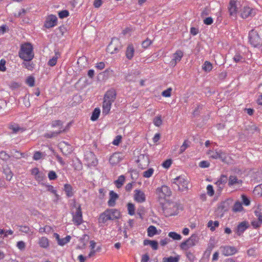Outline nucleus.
Instances as JSON below:
<instances>
[{"label":"nucleus","mask_w":262,"mask_h":262,"mask_svg":"<svg viewBox=\"0 0 262 262\" xmlns=\"http://www.w3.org/2000/svg\"><path fill=\"white\" fill-rule=\"evenodd\" d=\"M120 216V212L118 209H107L100 214L98 221L99 224H104L109 220L118 219Z\"/></svg>","instance_id":"nucleus-1"},{"label":"nucleus","mask_w":262,"mask_h":262,"mask_svg":"<svg viewBox=\"0 0 262 262\" xmlns=\"http://www.w3.org/2000/svg\"><path fill=\"white\" fill-rule=\"evenodd\" d=\"M18 54L19 57L24 60H32L34 57V53L31 44L30 43L23 44Z\"/></svg>","instance_id":"nucleus-2"},{"label":"nucleus","mask_w":262,"mask_h":262,"mask_svg":"<svg viewBox=\"0 0 262 262\" xmlns=\"http://www.w3.org/2000/svg\"><path fill=\"white\" fill-rule=\"evenodd\" d=\"M162 209L166 216H170L177 214L179 212L178 206L176 203L166 201L162 204Z\"/></svg>","instance_id":"nucleus-3"},{"label":"nucleus","mask_w":262,"mask_h":262,"mask_svg":"<svg viewBox=\"0 0 262 262\" xmlns=\"http://www.w3.org/2000/svg\"><path fill=\"white\" fill-rule=\"evenodd\" d=\"M199 241V237L196 234H192L188 239L181 243L180 248L186 251L189 248L195 246Z\"/></svg>","instance_id":"nucleus-4"},{"label":"nucleus","mask_w":262,"mask_h":262,"mask_svg":"<svg viewBox=\"0 0 262 262\" xmlns=\"http://www.w3.org/2000/svg\"><path fill=\"white\" fill-rule=\"evenodd\" d=\"M172 183L177 186L178 190L180 191H187L188 189L189 182L184 176H180L173 179Z\"/></svg>","instance_id":"nucleus-5"},{"label":"nucleus","mask_w":262,"mask_h":262,"mask_svg":"<svg viewBox=\"0 0 262 262\" xmlns=\"http://www.w3.org/2000/svg\"><path fill=\"white\" fill-rule=\"evenodd\" d=\"M156 193L160 201L163 200H166L167 197L171 195V191L170 188L166 185H163L157 188Z\"/></svg>","instance_id":"nucleus-6"},{"label":"nucleus","mask_w":262,"mask_h":262,"mask_svg":"<svg viewBox=\"0 0 262 262\" xmlns=\"http://www.w3.org/2000/svg\"><path fill=\"white\" fill-rule=\"evenodd\" d=\"M208 157L212 159H220L221 160L222 162H226V159L228 157V155L222 151V150L216 151L209 150L207 152Z\"/></svg>","instance_id":"nucleus-7"},{"label":"nucleus","mask_w":262,"mask_h":262,"mask_svg":"<svg viewBox=\"0 0 262 262\" xmlns=\"http://www.w3.org/2000/svg\"><path fill=\"white\" fill-rule=\"evenodd\" d=\"M240 6V0H230L228 7L229 15L236 17Z\"/></svg>","instance_id":"nucleus-8"},{"label":"nucleus","mask_w":262,"mask_h":262,"mask_svg":"<svg viewBox=\"0 0 262 262\" xmlns=\"http://www.w3.org/2000/svg\"><path fill=\"white\" fill-rule=\"evenodd\" d=\"M120 48V42L118 39H112L108 45L106 51L111 54L117 53Z\"/></svg>","instance_id":"nucleus-9"},{"label":"nucleus","mask_w":262,"mask_h":262,"mask_svg":"<svg viewBox=\"0 0 262 262\" xmlns=\"http://www.w3.org/2000/svg\"><path fill=\"white\" fill-rule=\"evenodd\" d=\"M249 41L251 45L256 47L260 45V38L257 32L254 30H252L249 33Z\"/></svg>","instance_id":"nucleus-10"},{"label":"nucleus","mask_w":262,"mask_h":262,"mask_svg":"<svg viewBox=\"0 0 262 262\" xmlns=\"http://www.w3.org/2000/svg\"><path fill=\"white\" fill-rule=\"evenodd\" d=\"M261 206L258 205L257 209L254 211V214L257 217L258 220H254L252 221L251 225L254 228H257L261 226L262 224V212H260Z\"/></svg>","instance_id":"nucleus-11"},{"label":"nucleus","mask_w":262,"mask_h":262,"mask_svg":"<svg viewBox=\"0 0 262 262\" xmlns=\"http://www.w3.org/2000/svg\"><path fill=\"white\" fill-rule=\"evenodd\" d=\"M243 184V181L238 179L236 176H230L228 179V185L230 187L234 188H240Z\"/></svg>","instance_id":"nucleus-12"},{"label":"nucleus","mask_w":262,"mask_h":262,"mask_svg":"<svg viewBox=\"0 0 262 262\" xmlns=\"http://www.w3.org/2000/svg\"><path fill=\"white\" fill-rule=\"evenodd\" d=\"M73 214V221L76 225H80L82 223V211L80 206L76 209L74 212L73 209L72 210Z\"/></svg>","instance_id":"nucleus-13"},{"label":"nucleus","mask_w":262,"mask_h":262,"mask_svg":"<svg viewBox=\"0 0 262 262\" xmlns=\"http://www.w3.org/2000/svg\"><path fill=\"white\" fill-rule=\"evenodd\" d=\"M220 249L222 253L225 256L233 255L237 252L236 248L233 246H221Z\"/></svg>","instance_id":"nucleus-14"},{"label":"nucleus","mask_w":262,"mask_h":262,"mask_svg":"<svg viewBox=\"0 0 262 262\" xmlns=\"http://www.w3.org/2000/svg\"><path fill=\"white\" fill-rule=\"evenodd\" d=\"M57 22V17L54 15H50L46 18L44 24V27L47 29L52 28L56 26Z\"/></svg>","instance_id":"nucleus-15"},{"label":"nucleus","mask_w":262,"mask_h":262,"mask_svg":"<svg viewBox=\"0 0 262 262\" xmlns=\"http://www.w3.org/2000/svg\"><path fill=\"white\" fill-rule=\"evenodd\" d=\"M256 14V10L249 7H244L241 10V16L243 18L253 17Z\"/></svg>","instance_id":"nucleus-16"},{"label":"nucleus","mask_w":262,"mask_h":262,"mask_svg":"<svg viewBox=\"0 0 262 262\" xmlns=\"http://www.w3.org/2000/svg\"><path fill=\"white\" fill-rule=\"evenodd\" d=\"M228 179L227 176L225 175L222 174L221 177L218 179L217 181L215 183V184L216 185L217 187V191L219 192H221L224 189L225 184L227 182Z\"/></svg>","instance_id":"nucleus-17"},{"label":"nucleus","mask_w":262,"mask_h":262,"mask_svg":"<svg viewBox=\"0 0 262 262\" xmlns=\"http://www.w3.org/2000/svg\"><path fill=\"white\" fill-rule=\"evenodd\" d=\"M61 151L65 155H68L73 151L72 146L66 142H61L58 145Z\"/></svg>","instance_id":"nucleus-18"},{"label":"nucleus","mask_w":262,"mask_h":262,"mask_svg":"<svg viewBox=\"0 0 262 262\" xmlns=\"http://www.w3.org/2000/svg\"><path fill=\"white\" fill-rule=\"evenodd\" d=\"M116 98V92L115 89H111L107 90L104 96V100L113 103Z\"/></svg>","instance_id":"nucleus-19"},{"label":"nucleus","mask_w":262,"mask_h":262,"mask_svg":"<svg viewBox=\"0 0 262 262\" xmlns=\"http://www.w3.org/2000/svg\"><path fill=\"white\" fill-rule=\"evenodd\" d=\"M184 56V53L181 50H178L173 54L172 59L170 63L173 67L176 66L178 62H179Z\"/></svg>","instance_id":"nucleus-20"},{"label":"nucleus","mask_w":262,"mask_h":262,"mask_svg":"<svg viewBox=\"0 0 262 262\" xmlns=\"http://www.w3.org/2000/svg\"><path fill=\"white\" fill-rule=\"evenodd\" d=\"M134 200L138 203H143L146 201L145 194L142 191L136 189L134 191Z\"/></svg>","instance_id":"nucleus-21"},{"label":"nucleus","mask_w":262,"mask_h":262,"mask_svg":"<svg viewBox=\"0 0 262 262\" xmlns=\"http://www.w3.org/2000/svg\"><path fill=\"white\" fill-rule=\"evenodd\" d=\"M249 227V224L247 221L242 222L238 224L236 232L238 236H241Z\"/></svg>","instance_id":"nucleus-22"},{"label":"nucleus","mask_w":262,"mask_h":262,"mask_svg":"<svg viewBox=\"0 0 262 262\" xmlns=\"http://www.w3.org/2000/svg\"><path fill=\"white\" fill-rule=\"evenodd\" d=\"M31 173L34 176L35 180L38 182L43 181L46 178L45 174L43 172L40 171L37 168L32 169Z\"/></svg>","instance_id":"nucleus-23"},{"label":"nucleus","mask_w":262,"mask_h":262,"mask_svg":"<svg viewBox=\"0 0 262 262\" xmlns=\"http://www.w3.org/2000/svg\"><path fill=\"white\" fill-rule=\"evenodd\" d=\"M123 158L121 153H114L110 158L109 161L110 164H118L121 162Z\"/></svg>","instance_id":"nucleus-24"},{"label":"nucleus","mask_w":262,"mask_h":262,"mask_svg":"<svg viewBox=\"0 0 262 262\" xmlns=\"http://www.w3.org/2000/svg\"><path fill=\"white\" fill-rule=\"evenodd\" d=\"M109 194L110 199L107 202L108 206L110 207H114L116 205V201L118 199L119 196L113 190L110 191Z\"/></svg>","instance_id":"nucleus-25"},{"label":"nucleus","mask_w":262,"mask_h":262,"mask_svg":"<svg viewBox=\"0 0 262 262\" xmlns=\"http://www.w3.org/2000/svg\"><path fill=\"white\" fill-rule=\"evenodd\" d=\"M134 53L135 49L133 45L132 44L128 45L125 52L126 58L129 60H131L134 56Z\"/></svg>","instance_id":"nucleus-26"},{"label":"nucleus","mask_w":262,"mask_h":262,"mask_svg":"<svg viewBox=\"0 0 262 262\" xmlns=\"http://www.w3.org/2000/svg\"><path fill=\"white\" fill-rule=\"evenodd\" d=\"M112 103L106 100H103L102 104V114L103 115H106L109 114Z\"/></svg>","instance_id":"nucleus-27"},{"label":"nucleus","mask_w":262,"mask_h":262,"mask_svg":"<svg viewBox=\"0 0 262 262\" xmlns=\"http://www.w3.org/2000/svg\"><path fill=\"white\" fill-rule=\"evenodd\" d=\"M84 157L87 164H94L95 163L96 158L93 152H86Z\"/></svg>","instance_id":"nucleus-28"},{"label":"nucleus","mask_w":262,"mask_h":262,"mask_svg":"<svg viewBox=\"0 0 262 262\" xmlns=\"http://www.w3.org/2000/svg\"><path fill=\"white\" fill-rule=\"evenodd\" d=\"M47 156L45 151H36L34 152L33 159L35 161L44 159Z\"/></svg>","instance_id":"nucleus-29"},{"label":"nucleus","mask_w":262,"mask_h":262,"mask_svg":"<svg viewBox=\"0 0 262 262\" xmlns=\"http://www.w3.org/2000/svg\"><path fill=\"white\" fill-rule=\"evenodd\" d=\"M136 162L140 164H148L149 163L148 156L144 154L140 155Z\"/></svg>","instance_id":"nucleus-30"},{"label":"nucleus","mask_w":262,"mask_h":262,"mask_svg":"<svg viewBox=\"0 0 262 262\" xmlns=\"http://www.w3.org/2000/svg\"><path fill=\"white\" fill-rule=\"evenodd\" d=\"M96 243L94 241H91L90 242L89 247L90 249V252L88 254V255L87 256L85 257V258L87 257L90 258V257H91L93 256L94 255H95V253L96 252V250H95V247L96 246Z\"/></svg>","instance_id":"nucleus-31"},{"label":"nucleus","mask_w":262,"mask_h":262,"mask_svg":"<svg viewBox=\"0 0 262 262\" xmlns=\"http://www.w3.org/2000/svg\"><path fill=\"white\" fill-rule=\"evenodd\" d=\"M143 244L145 246L150 245L152 249L156 250L158 249V244L156 241H151L149 239H145L143 241Z\"/></svg>","instance_id":"nucleus-32"},{"label":"nucleus","mask_w":262,"mask_h":262,"mask_svg":"<svg viewBox=\"0 0 262 262\" xmlns=\"http://www.w3.org/2000/svg\"><path fill=\"white\" fill-rule=\"evenodd\" d=\"M63 122L60 120H54L51 122L52 127H58L59 130H63V132L67 130L66 128L63 127Z\"/></svg>","instance_id":"nucleus-33"},{"label":"nucleus","mask_w":262,"mask_h":262,"mask_svg":"<svg viewBox=\"0 0 262 262\" xmlns=\"http://www.w3.org/2000/svg\"><path fill=\"white\" fill-rule=\"evenodd\" d=\"M38 244L40 247L47 249L49 246V240L46 237H41L39 239Z\"/></svg>","instance_id":"nucleus-34"},{"label":"nucleus","mask_w":262,"mask_h":262,"mask_svg":"<svg viewBox=\"0 0 262 262\" xmlns=\"http://www.w3.org/2000/svg\"><path fill=\"white\" fill-rule=\"evenodd\" d=\"M243 209L244 208L242 206V204L239 201H236L234 204L232 208V210L234 212H241L243 211Z\"/></svg>","instance_id":"nucleus-35"},{"label":"nucleus","mask_w":262,"mask_h":262,"mask_svg":"<svg viewBox=\"0 0 262 262\" xmlns=\"http://www.w3.org/2000/svg\"><path fill=\"white\" fill-rule=\"evenodd\" d=\"M212 69V64L208 61H205L202 66L203 70L207 73L210 72Z\"/></svg>","instance_id":"nucleus-36"},{"label":"nucleus","mask_w":262,"mask_h":262,"mask_svg":"<svg viewBox=\"0 0 262 262\" xmlns=\"http://www.w3.org/2000/svg\"><path fill=\"white\" fill-rule=\"evenodd\" d=\"M63 190L68 198L71 197L73 195V188L71 185L66 184L64 185Z\"/></svg>","instance_id":"nucleus-37"},{"label":"nucleus","mask_w":262,"mask_h":262,"mask_svg":"<svg viewBox=\"0 0 262 262\" xmlns=\"http://www.w3.org/2000/svg\"><path fill=\"white\" fill-rule=\"evenodd\" d=\"M219 226V222L217 221H212V220L209 221L207 223V227L210 228L211 231H214L216 227Z\"/></svg>","instance_id":"nucleus-38"},{"label":"nucleus","mask_w":262,"mask_h":262,"mask_svg":"<svg viewBox=\"0 0 262 262\" xmlns=\"http://www.w3.org/2000/svg\"><path fill=\"white\" fill-rule=\"evenodd\" d=\"M125 182V177L123 175L119 176L117 180L115 181L116 186L118 188H121Z\"/></svg>","instance_id":"nucleus-39"},{"label":"nucleus","mask_w":262,"mask_h":262,"mask_svg":"<svg viewBox=\"0 0 262 262\" xmlns=\"http://www.w3.org/2000/svg\"><path fill=\"white\" fill-rule=\"evenodd\" d=\"M63 132V130H59L58 131L55 132H50L47 133H46L44 135V137L47 138H52L58 136L59 134H61Z\"/></svg>","instance_id":"nucleus-40"},{"label":"nucleus","mask_w":262,"mask_h":262,"mask_svg":"<svg viewBox=\"0 0 262 262\" xmlns=\"http://www.w3.org/2000/svg\"><path fill=\"white\" fill-rule=\"evenodd\" d=\"M180 260V256H169L168 257H164L162 259V262H178Z\"/></svg>","instance_id":"nucleus-41"},{"label":"nucleus","mask_w":262,"mask_h":262,"mask_svg":"<svg viewBox=\"0 0 262 262\" xmlns=\"http://www.w3.org/2000/svg\"><path fill=\"white\" fill-rule=\"evenodd\" d=\"M127 211L129 215L133 216L135 214V206L132 203H128L127 204Z\"/></svg>","instance_id":"nucleus-42"},{"label":"nucleus","mask_w":262,"mask_h":262,"mask_svg":"<svg viewBox=\"0 0 262 262\" xmlns=\"http://www.w3.org/2000/svg\"><path fill=\"white\" fill-rule=\"evenodd\" d=\"M157 234V230L156 227L151 225L147 229V235L149 237H152Z\"/></svg>","instance_id":"nucleus-43"},{"label":"nucleus","mask_w":262,"mask_h":262,"mask_svg":"<svg viewBox=\"0 0 262 262\" xmlns=\"http://www.w3.org/2000/svg\"><path fill=\"white\" fill-rule=\"evenodd\" d=\"M100 110L99 108H95L92 113V115L91 117V119L93 121L97 120L100 115Z\"/></svg>","instance_id":"nucleus-44"},{"label":"nucleus","mask_w":262,"mask_h":262,"mask_svg":"<svg viewBox=\"0 0 262 262\" xmlns=\"http://www.w3.org/2000/svg\"><path fill=\"white\" fill-rule=\"evenodd\" d=\"M168 235L173 240L179 241L182 239V236L176 232H170Z\"/></svg>","instance_id":"nucleus-45"},{"label":"nucleus","mask_w":262,"mask_h":262,"mask_svg":"<svg viewBox=\"0 0 262 262\" xmlns=\"http://www.w3.org/2000/svg\"><path fill=\"white\" fill-rule=\"evenodd\" d=\"M60 56L59 54L58 53H56L54 56L52 57V59H50L48 61V65L53 67L54 66L56 63L57 60L59 56Z\"/></svg>","instance_id":"nucleus-46"},{"label":"nucleus","mask_w":262,"mask_h":262,"mask_svg":"<svg viewBox=\"0 0 262 262\" xmlns=\"http://www.w3.org/2000/svg\"><path fill=\"white\" fill-rule=\"evenodd\" d=\"M31 60H24L23 62L24 67L29 70L32 71L34 69V64Z\"/></svg>","instance_id":"nucleus-47"},{"label":"nucleus","mask_w":262,"mask_h":262,"mask_svg":"<svg viewBox=\"0 0 262 262\" xmlns=\"http://www.w3.org/2000/svg\"><path fill=\"white\" fill-rule=\"evenodd\" d=\"M153 123L156 126L159 127L162 124V120L161 116L156 117L153 120Z\"/></svg>","instance_id":"nucleus-48"},{"label":"nucleus","mask_w":262,"mask_h":262,"mask_svg":"<svg viewBox=\"0 0 262 262\" xmlns=\"http://www.w3.org/2000/svg\"><path fill=\"white\" fill-rule=\"evenodd\" d=\"M71 237L70 235H67L64 238H62L60 239V242L58 243V245L60 246H64L65 244H67L70 241Z\"/></svg>","instance_id":"nucleus-49"},{"label":"nucleus","mask_w":262,"mask_h":262,"mask_svg":"<svg viewBox=\"0 0 262 262\" xmlns=\"http://www.w3.org/2000/svg\"><path fill=\"white\" fill-rule=\"evenodd\" d=\"M152 43V41L147 38L142 42V47L144 49H146L149 47Z\"/></svg>","instance_id":"nucleus-50"},{"label":"nucleus","mask_w":262,"mask_h":262,"mask_svg":"<svg viewBox=\"0 0 262 262\" xmlns=\"http://www.w3.org/2000/svg\"><path fill=\"white\" fill-rule=\"evenodd\" d=\"M19 231L25 233H28L30 232V228L27 226L18 225Z\"/></svg>","instance_id":"nucleus-51"},{"label":"nucleus","mask_w":262,"mask_h":262,"mask_svg":"<svg viewBox=\"0 0 262 262\" xmlns=\"http://www.w3.org/2000/svg\"><path fill=\"white\" fill-rule=\"evenodd\" d=\"M206 189H207V193L208 195H209L210 196H212L214 195V191L213 186L211 185H210V184L208 185L207 186Z\"/></svg>","instance_id":"nucleus-52"},{"label":"nucleus","mask_w":262,"mask_h":262,"mask_svg":"<svg viewBox=\"0 0 262 262\" xmlns=\"http://www.w3.org/2000/svg\"><path fill=\"white\" fill-rule=\"evenodd\" d=\"M9 129L12 130L13 133H17L19 130L21 129L17 124L10 125Z\"/></svg>","instance_id":"nucleus-53"},{"label":"nucleus","mask_w":262,"mask_h":262,"mask_svg":"<svg viewBox=\"0 0 262 262\" xmlns=\"http://www.w3.org/2000/svg\"><path fill=\"white\" fill-rule=\"evenodd\" d=\"M154 172V169L152 168H149L148 170L144 171L143 176L145 178H149L150 177Z\"/></svg>","instance_id":"nucleus-54"},{"label":"nucleus","mask_w":262,"mask_h":262,"mask_svg":"<svg viewBox=\"0 0 262 262\" xmlns=\"http://www.w3.org/2000/svg\"><path fill=\"white\" fill-rule=\"evenodd\" d=\"M171 91L172 89L171 88H169L162 92V95L165 97H169L171 96Z\"/></svg>","instance_id":"nucleus-55"},{"label":"nucleus","mask_w":262,"mask_h":262,"mask_svg":"<svg viewBox=\"0 0 262 262\" xmlns=\"http://www.w3.org/2000/svg\"><path fill=\"white\" fill-rule=\"evenodd\" d=\"M47 190L48 191L51 192L53 194H54L57 198H58L59 195L56 193V190L54 189V187L50 185H47Z\"/></svg>","instance_id":"nucleus-56"},{"label":"nucleus","mask_w":262,"mask_h":262,"mask_svg":"<svg viewBox=\"0 0 262 262\" xmlns=\"http://www.w3.org/2000/svg\"><path fill=\"white\" fill-rule=\"evenodd\" d=\"M69 13L68 10H62L58 13V16L60 18H63L69 16Z\"/></svg>","instance_id":"nucleus-57"},{"label":"nucleus","mask_w":262,"mask_h":262,"mask_svg":"<svg viewBox=\"0 0 262 262\" xmlns=\"http://www.w3.org/2000/svg\"><path fill=\"white\" fill-rule=\"evenodd\" d=\"M10 158L9 155L5 151H2L0 152V158L4 161H7Z\"/></svg>","instance_id":"nucleus-58"},{"label":"nucleus","mask_w":262,"mask_h":262,"mask_svg":"<svg viewBox=\"0 0 262 262\" xmlns=\"http://www.w3.org/2000/svg\"><path fill=\"white\" fill-rule=\"evenodd\" d=\"M122 136L118 135L116 137L115 139L113 140L112 143L114 145H118L121 141Z\"/></svg>","instance_id":"nucleus-59"},{"label":"nucleus","mask_w":262,"mask_h":262,"mask_svg":"<svg viewBox=\"0 0 262 262\" xmlns=\"http://www.w3.org/2000/svg\"><path fill=\"white\" fill-rule=\"evenodd\" d=\"M48 177L50 180H54L57 178V174L54 171H50L48 173Z\"/></svg>","instance_id":"nucleus-60"},{"label":"nucleus","mask_w":262,"mask_h":262,"mask_svg":"<svg viewBox=\"0 0 262 262\" xmlns=\"http://www.w3.org/2000/svg\"><path fill=\"white\" fill-rule=\"evenodd\" d=\"M26 82L30 86H33L34 85V78L30 76L27 79Z\"/></svg>","instance_id":"nucleus-61"},{"label":"nucleus","mask_w":262,"mask_h":262,"mask_svg":"<svg viewBox=\"0 0 262 262\" xmlns=\"http://www.w3.org/2000/svg\"><path fill=\"white\" fill-rule=\"evenodd\" d=\"M188 147V144L187 143V141H185L182 145L180 147V153L182 154L183 153Z\"/></svg>","instance_id":"nucleus-62"},{"label":"nucleus","mask_w":262,"mask_h":262,"mask_svg":"<svg viewBox=\"0 0 262 262\" xmlns=\"http://www.w3.org/2000/svg\"><path fill=\"white\" fill-rule=\"evenodd\" d=\"M17 247L20 250H24L26 247L25 242L22 241L18 242L17 243Z\"/></svg>","instance_id":"nucleus-63"},{"label":"nucleus","mask_w":262,"mask_h":262,"mask_svg":"<svg viewBox=\"0 0 262 262\" xmlns=\"http://www.w3.org/2000/svg\"><path fill=\"white\" fill-rule=\"evenodd\" d=\"M243 203L245 206H249L250 204V201L248 198L245 195H242Z\"/></svg>","instance_id":"nucleus-64"}]
</instances>
